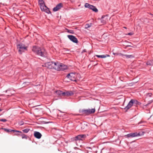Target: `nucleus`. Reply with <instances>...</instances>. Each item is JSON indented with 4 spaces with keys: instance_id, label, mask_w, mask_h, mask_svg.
I'll return each instance as SVG.
<instances>
[{
    "instance_id": "nucleus-5",
    "label": "nucleus",
    "mask_w": 153,
    "mask_h": 153,
    "mask_svg": "<svg viewBox=\"0 0 153 153\" xmlns=\"http://www.w3.org/2000/svg\"><path fill=\"white\" fill-rule=\"evenodd\" d=\"M17 48L18 49V51L20 54H21L24 51V50H27V47H25L24 45L22 43L17 45Z\"/></svg>"
},
{
    "instance_id": "nucleus-21",
    "label": "nucleus",
    "mask_w": 153,
    "mask_h": 153,
    "mask_svg": "<svg viewBox=\"0 0 153 153\" xmlns=\"http://www.w3.org/2000/svg\"><path fill=\"white\" fill-rule=\"evenodd\" d=\"M146 98H149L150 97H153V95L151 93H148L146 94Z\"/></svg>"
},
{
    "instance_id": "nucleus-10",
    "label": "nucleus",
    "mask_w": 153,
    "mask_h": 153,
    "mask_svg": "<svg viewBox=\"0 0 153 153\" xmlns=\"http://www.w3.org/2000/svg\"><path fill=\"white\" fill-rule=\"evenodd\" d=\"M63 6V4L62 3H59V4L57 5L56 7L53 8V10L54 12L60 9Z\"/></svg>"
},
{
    "instance_id": "nucleus-20",
    "label": "nucleus",
    "mask_w": 153,
    "mask_h": 153,
    "mask_svg": "<svg viewBox=\"0 0 153 153\" xmlns=\"http://www.w3.org/2000/svg\"><path fill=\"white\" fill-rule=\"evenodd\" d=\"M74 92L72 91H66V96H70L73 95Z\"/></svg>"
},
{
    "instance_id": "nucleus-17",
    "label": "nucleus",
    "mask_w": 153,
    "mask_h": 153,
    "mask_svg": "<svg viewBox=\"0 0 153 153\" xmlns=\"http://www.w3.org/2000/svg\"><path fill=\"white\" fill-rule=\"evenodd\" d=\"M38 3L40 8H42V7L45 6L44 1L43 0H38Z\"/></svg>"
},
{
    "instance_id": "nucleus-16",
    "label": "nucleus",
    "mask_w": 153,
    "mask_h": 153,
    "mask_svg": "<svg viewBox=\"0 0 153 153\" xmlns=\"http://www.w3.org/2000/svg\"><path fill=\"white\" fill-rule=\"evenodd\" d=\"M40 48H39L36 46H34L33 47L32 50L33 51L37 54L38 52L39 51V50Z\"/></svg>"
},
{
    "instance_id": "nucleus-43",
    "label": "nucleus",
    "mask_w": 153,
    "mask_h": 153,
    "mask_svg": "<svg viewBox=\"0 0 153 153\" xmlns=\"http://www.w3.org/2000/svg\"><path fill=\"white\" fill-rule=\"evenodd\" d=\"M90 65H88V67L89 68V67H90Z\"/></svg>"
},
{
    "instance_id": "nucleus-1",
    "label": "nucleus",
    "mask_w": 153,
    "mask_h": 153,
    "mask_svg": "<svg viewBox=\"0 0 153 153\" xmlns=\"http://www.w3.org/2000/svg\"><path fill=\"white\" fill-rule=\"evenodd\" d=\"M141 104V103L140 102L138 101L137 100L131 99L129 101L127 106L124 108V109L126 111H127L133 105H140Z\"/></svg>"
},
{
    "instance_id": "nucleus-51",
    "label": "nucleus",
    "mask_w": 153,
    "mask_h": 153,
    "mask_svg": "<svg viewBox=\"0 0 153 153\" xmlns=\"http://www.w3.org/2000/svg\"><path fill=\"white\" fill-rule=\"evenodd\" d=\"M1 100V98H0V101Z\"/></svg>"
},
{
    "instance_id": "nucleus-19",
    "label": "nucleus",
    "mask_w": 153,
    "mask_h": 153,
    "mask_svg": "<svg viewBox=\"0 0 153 153\" xmlns=\"http://www.w3.org/2000/svg\"><path fill=\"white\" fill-rule=\"evenodd\" d=\"M121 56H125L126 58H132L134 57V56L133 55H124L122 53H120L119 54Z\"/></svg>"
},
{
    "instance_id": "nucleus-11",
    "label": "nucleus",
    "mask_w": 153,
    "mask_h": 153,
    "mask_svg": "<svg viewBox=\"0 0 153 153\" xmlns=\"http://www.w3.org/2000/svg\"><path fill=\"white\" fill-rule=\"evenodd\" d=\"M86 136L85 134H80L76 136L75 138V140H82L83 139L85 138Z\"/></svg>"
},
{
    "instance_id": "nucleus-27",
    "label": "nucleus",
    "mask_w": 153,
    "mask_h": 153,
    "mask_svg": "<svg viewBox=\"0 0 153 153\" xmlns=\"http://www.w3.org/2000/svg\"><path fill=\"white\" fill-rule=\"evenodd\" d=\"M29 130H30V129L26 128V129L23 130H22V131L24 133H27L29 131Z\"/></svg>"
},
{
    "instance_id": "nucleus-9",
    "label": "nucleus",
    "mask_w": 153,
    "mask_h": 153,
    "mask_svg": "<svg viewBox=\"0 0 153 153\" xmlns=\"http://www.w3.org/2000/svg\"><path fill=\"white\" fill-rule=\"evenodd\" d=\"M37 55L41 56L42 57H45L46 53L44 50L40 48L39 50V51L36 54Z\"/></svg>"
},
{
    "instance_id": "nucleus-14",
    "label": "nucleus",
    "mask_w": 153,
    "mask_h": 153,
    "mask_svg": "<svg viewBox=\"0 0 153 153\" xmlns=\"http://www.w3.org/2000/svg\"><path fill=\"white\" fill-rule=\"evenodd\" d=\"M34 135V137L37 139L40 138L42 136L41 134L37 131H35Z\"/></svg>"
},
{
    "instance_id": "nucleus-6",
    "label": "nucleus",
    "mask_w": 153,
    "mask_h": 153,
    "mask_svg": "<svg viewBox=\"0 0 153 153\" xmlns=\"http://www.w3.org/2000/svg\"><path fill=\"white\" fill-rule=\"evenodd\" d=\"M84 6L85 7L88 8L95 12H97L98 11V10L95 6L90 5L88 3H85Z\"/></svg>"
},
{
    "instance_id": "nucleus-39",
    "label": "nucleus",
    "mask_w": 153,
    "mask_h": 153,
    "mask_svg": "<svg viewBox=\"0 0 153 153\" xmlns=\"http://www.w3.org/2000/svg\"><path fill=\"white\" fill-rule=\"evenodd\" d=\"M83 124L82 122H81L79 121L78 122V124Z\"/></svg>"
},
{
    "instance_id": "nucleus-32",
    "label": "nucleus",
    "mask_w": 153,
    "mask_h": 153,
    "mask_svg": "<svg viewBox=\"0 0 153 153\" xmlns=\"http://www.w3.org/2000/svg\"><path fill=\"white\" fill-rule=\"evenodd\" d=\"M146 123V121H144L143 120H141L140 122H139L138 123V124H141V123Z\"/></svg>"
},
{
    "instance_id": "nucleus-24",
    "label": "nucleus",
    "mask_w": 153,
    "mask_h": 153,
    "mask_svg": "<svg viewBox=\"0 0 153 153\" xmlns=\"http://www.w3.org/2000/svg\"><path fill=\"white\" fill-rule=\"evenodd\" d=\"M62 91L60 90L57 91H56V93L58 95H62Z\"/></svg>"
},
{
    "instance_id": "nucleus-42",
    "label": "nucleus",
    "mask_w": 153,
    "mask_h": 153,
    "mask_svg": "<svg viewBox=\"0 0 153 153\" xmlns=\"http://www.w3.org/2000/svg\"><path fill=\"white\" fill-rule=\"evenodd\" d=\"M131 46L130 45H127L126 46V47H131Z\"/></svg>"
},
{
    "instance_id": "nucleus-15",
    "label": "nucleus",
    "mask_w": 153,
    "mask_h": 153,
    "mask_svg": "<svg viewBox=\"0 0 153 153\" xmlns=\"http://www.w3.org/2000/svg\"><path fill=\"white\" fill-rule=\"evenodd\" d=\"M59 66L60 71H64L68 68L67 66L63 64L60 63Z\"/></svg>"
},
{
    "instance_id": "nucleus-26",
    "label": "nucleus",
    "mask_w": 153,
    "mask_h": 153,
    "mask_svg": "<svg viewBox=\"0 0 153 153\" xmlns=\"http://www.w3.org/2000/svg\"><path fill=\"white\" fill-rule=\"evenodd\" d=\"M21 136L22 137V138L25 139H27V136L25 134H22L21 135Z\"/></svg>"
},
{
    "instance_id": "nucleus-23",
    "label": "nucleus",
    "mask_w": 153,
    "mask_h": 153,
    "mask_svg": "<svg viewBox=\"0 0 153 153\" xmlns=\"http://www.w3.org/2000/svg\"><path fill=\"white\" fill-rule=\"evenodd\" d=\"M146 64L147 65L149 66H152L153 65L152 61L151 60L148 61L146 63Z\"/></svg>"
},
{
    "instance_id": "nucleus-29",
    "label": "nucleus",
    "mask_w": 153,
    "mask_h": 153,
    "mask_svg": "<svg viewBox=\"0 0 153 153\" xmlns=\"http://www.w3.org/2000/svg\"><path fill=\"white\" fill-rule=\"evenodd\" d=\"M105 16H102L101 18V22L103 23H106V21L104 20H102V19L105 17Z\"/></svg>"
},
{
    "instance_id": "nucleus-48",
    "label": "nucleus",
    "mask_w": 153,
    "mask_h": 153,
    "mask_svg": "<svg viewBox=\"0 0 153 153\" xmlns=\"http://www.w3.org/2000/svg\"><path fill=\"white\" fill-rule=\"evenodd\" d=\"M124 27V28H126V27Z\"/></svg>"
},
{
    "instance_id": "nucleus-35",
    "label": "nucleus",
    "mask_w": 153,
    "mask_h": 153,
    "mask_svg": "<svg viewBox=\"0 0 153 153\" xmlns=\"http://www.w3.org/2000/svg\"><path fill=\"white\" fill-rule=\"evenodd\" d=\"M7 121V120H6V119H0V121L5 122Z\"/></svg>"
},
{
    "instance_id": "nucleus-28",
    "label": "nucleus",
    "mask_w": 153,
    "mask_h": 153,
    "mask_svg": "<svg viewBox=\"0 0 153 153\" xmlns=\"http://www.w3.org/2000/svg\"><path fill=\"white\" fill-rule=\"evenodd\" d=\"M42 123H41V124H47L50 123H52V122H50V121H42L41 122Z\"/></svg>"
},
{
    "instance_id": "nucleus-33",
    "label": "nucleus",
    "mask_w": 153,
    "mask_h": 153,
    "mask_svg": "<svg viewBox=\"0 0 153 153\" xmlns=\"http://www.w3.org/2000/svg\"><path fill=\"white\" fill-rule=\"evenodd\" d=\"M68 32L72 34H74V31L73 30H69Z\"/></svg>"
},
{
    "instance_id": "nucleus-49",
    "label": "nucleus",
    "mask_w": 153,
    "mask_h": 153,
    "mask_svg": "<svg viewBox=\"0 0 153 153\" xmlns=\"http://www.w3.org/2000/svg\"><path fill=\"white\" fill-rule=\"evenodd\" d=\"M41 110H42V109L41 108H39Z\"/></svg>"
},
{
    "instance_id": "nucleus-7",
    "label": "nucleus",
    "mask_w": 153,
    "mask_h": 153,
    "mask_svg": "<svg viewBox=\"0 0 153 153\" xmlns=\"http://www.w3.org/2000/svg\"><path fill=\"white\" fill-rule=\"evenodd\" d=\"M54 62H50L45 63L44 65H42L50 69H53V65Z\"/></svg>"
},
{
    "instance_id": "nucleus-40",
    "label": "nucleus",
    "mask_w": 153,
    "mask_h": 153,
    "mask_svg": "<svg viewBox=\"0 0 153 153\" xmlns=\"http://www.w3.org/2000/svg\"><path fill=\"white\" fill-rule=\"evenodd\" d=\"M20 124H24V123L22 121L20 122Z\"/></svg>"
},
{
    "instance_id": "nucleus-3",
    "label": "nucleus",
    "mask_w": 153,
    "mask_h": 153,
    "mask_svg": "<svg viewBox=\"0 0 153 153\" xmlns=\"http://www.w3.org/2000/svg\"><path fill=\"white\" fill-rule=\"evenodd\" d=\"M80 76V74L77 73H71L67 75V77L71 80L76 82L77 80H79L77 78L79 77Z\"/></svg>"
},
{
    "instance_id": "nucleus-45",
    "label": "nucleus",
    "mask_w": 153,
    "mask_h": 153,
    "mask_svg": "<svg viewBox=\"0 0 153 153\" xmlns=\"http://www.w3.org/2000/svg\"><path fill=\"white\" fill-rule=\"evenodd\" d=\"M2 110L0 108V111H2Z\"/></svg>"
},
{
    "instance_id": "nucleus-22",
    "label": "nucleus",
    "mask_w": 153,
    "mask_h": 153,
    "mask_svg": "<svg viewBox=\"0 0 153 153\" xmlns=\"http://www.w3.org/2000/svg\"><path fill=\"white\" fill-rule=\"evenodd\" d=\"M5 130L6 131H7V132H10V131H15V132H20V133H22V132L19 131H17V130L15 131V130H8V129H5Z\"/></svg>"
},
{
    "instance_id": "nucleus-47",
    "label": "nucleus",
    "mask_w": 153,
    "mask_h": 153,
    "mask_svg": "<svg viewBox=\"0 0 153 153\" xmlns=\"http://www.w3.org/2000/svg\"><path fill=\"white\" fill-rule=\"evenodd\" d=\"M97 63L96 64L94 65V66H95V65H97Z\"/></svg>"
},
{
    "instance_id": "nucleus-37",
    "label": "nucleus",
    "mask_w": 153,
    "mask_h": 153,
    "mask_svg": "<svg viewBox=\"0 0 153 153\" xmlns=\"http://www.w3.org/2000/svg\"><path fill=\"white\" fill-rule=\"evenodd\" d=\"M133 34V33H129L128 34V35H132Z\"/></svg>"
},
{
    "instance_id": "nucleus-41",
    "label": "nucleus",
    "mask_w": 153,
    "mask_h": 153,
    "mask_svg": "<svg viewBox=\"0 0 153 153\" xmlns=\"http://www.w3.org/2000/svg\"><path fill=\"white\" fill-rule=\"evenodd\" d=\"M63 50H64V51H69V50H68V49H67V48H64V49H63Z\"/></svg>"
},
{
    "instance_id": "nucleus-31",
    "label": "nucleus",
    "mask_w": 153,
    "mask_h": 153,
    "mask_svg": "<svg viewBox=\"0 0 153 153\" xmlns=\"http://www.w3.org/2000/svg\"><path fill=\"white\" fill-rule=\"evenodd\" d=\"M62 95L64 96H66V92H63L62 91Z\"/></svg>"
},
{
    "instance_id": "nucleus-2",
    "label": "nucleus",
    "mask_w": 153,
    "mask_h": 153,
    "mask_svg": "<svg viewBox=\"0 0 153 153\" xmlns=\"http://www.w3.org/2000/svg\"><path fill=\"white\" fill-rule=\"evenodd\" d=\"M95 111V109L94 108L89 109H80L79 111L80 115L83 116L88 115L94 113Z\"/></svg>"
},
{
    "instance_id": "nucleus-36",
    "label": "nucleus",
    "mask_w": 153,
    "mask_h": 153,
    "mask_svg": "<svg viewBox=\"0 0 153 153\" xmlns=\"http://www.w3.org/2000/svg\"><path fill=\"white\" fill-rule=\"evenodd\" d=\"M86 52L87 51H86V50L85 49H84L82 51V53H83L84 52Z\"/></svg>"
},
{
    "instance_id": "nucleus-12",
    "label": "nucleus",
    "mask_w": 153,
    "mask_h": 153,
    "mask_svg": "<svg viewBox=\"0 0 153 153\" xmlns=\"http://www.w3.org/2000/svg\"><path fill=\"white\" fill-rule=\"evenodd\" d=\"M60 63L58 62H54L53 65V69L57 71H60Z\"/></svg>"
},
{
    "instance_id": "nucleus-4",
    "label": "nucleus",
    "mask_w": 153,
    "mask_h": 153,
    "mask_svg": "<svg viewBox=\"0 0 153 153\" xmlns=\"http://www.w3.org/2000/svg\"><path fill=\"white\" fill-rule=\"evenodd\" d=\"M144 133V132H142V133L135 132L134 133H130L125 136L126 137H133L143 135Z\"/></svg>"
},
{
    "instance_id": "nucleus-8",
    "label": "nucleus",
    "mask_w": 153,
    "mask_h": 153,
    "mask_svg": "<svg viewBox=\"0 0 153 153\" xmlns=\"http://www.w3.org/2000/svg\"><path fill=\"white\" fill-rule=\"evenodd\" d=\"M68 38L73 42L77 43L78 41L77 39L73 35H68L67 36Z\"/></svg>"
},
{
    "instance_id": "nucleus-46",
    "label": "nucleus",
    "mask_w": 153,
    "mask_h": 153,
    "mask_svg": "<svg viewBox=\"0 0 153 153\" xmlns=\"http://www.w3.org/2000/svg\"><path fill=\"white\" fill-rule=\"evenodd\" d=\"M9 91L7 90V91H6V92H7V91Z\"/></svg>"
},
{
    "instance_id": "nucleus-30",
    "label": "nucleus",
    "mask_w": 153,
    "mask_h": 153,
    "mask_svg": "<svg viewBox=\"0 0 153 153\" xmlns=\"http://www.w3.org/2000/svg\"><path fill=\"white\" fill-rule=\"evenodd\" d=\"M153 102V99L152 100L150 101H149V102L148 103V104H146V106H147L149 105V104H151V103H152Z\"/></svg>"
},
{
    "instance_id": "nucleus-44",
    "label": "nucleus",
    "mask_w": 153,
    "mask_h": 153,
    "mask_svg": "<svg viewBox=\"0 0 153 153\" xmlns=\"http://www.w3.org/2000/svg\"><path fill=\"white\" fill-rule=\"evenodd\" d=\"M150 14L153 16V14H152L150 13Z\"/></svg>"
},
{
    "instance_id": "nucleus-50",
    "label": "nucleus",
    "mask_w": 153,
    "mask_h": 153,
    "mask_svg": "<svg viewBox=\"0 0 153 153\" xmlns=\"http://www.w3.org/2000/svg\"><path fill=\"white\" fill-rule=\"evenodd\" d=\"M36 109H38V108H36Z\"/></svg>"
},
{
    "instance_id": "nucleus-25",
    "label": "nucleus",
    "mask_w": 153,
    "mask_h": 153,
    "mask_svg": "<svg viewBox=\"0 0 153 153\" xmlns=\"http://www.w3.org/2000/svg\"><path fill=\"white\" fill-rule=\"evenodd\" d=\"M92 24H85V28H88L91 26Z\"/></svg>"
},
{
    "instance_id": "nucleus-13",
    "label": "nucleus",
    "mask_w": 153,
    "mask_h": 153,
    "mask_svg": "<svg viewBox=\"0 0 153 153\" xmlns=\"http://www.w3.org/2000/svg\"><path fill=\"white\" fill-rule=\"evenodd\" d=\"M41 9L42 11H45L46 13L48 14L51 13V12L50 10L48 8L46 5L43 7H42Z\"/></svg>"
},
{
    "instance_id": "nucleus-18",
    "label": "nucleus",
    "mask_w": 153,
    "mask_h": 153,
    "mask_svg": "<svg viewBox=\"0 0 153 153\" xmlns=\"http://www.w3.org/2000/svg\"><path fill=\"white\" fill-rule=\"evenodd\" d=\"M97 57L100 58H105L107 57H109L110 56V55L108 54H106V55H95Z\"/></svg>"
},
{
    "instance_id": "nucleus-38",
    "label": "nucleus",
    "mask_w": 153,
    "mask_h": 153,
    "mask_svg": "<svg viewBox=\"0 0 153 153\" xmlns=\"http://www.w3.org/2000/svg\"><path fill=\"white\" fill-rule=\"evenodd\" d=\"M120 53H113V54L115 55H120V54H119Z\"/></svg>"
},
{
    "instance_id": "nucleus-34",
    "label": "nucleus",
    "mask_w": 153,
    "mask_h": 153,
    "mask_svg": "<svg viewBox=\"0 0 153 153\" xmlns=\"http://www.w3.org/2000/svg\"><path fill=\"white\" fill-rule=\"evenodd\" d=\"M70 122V121H69L68 120H67L65 122H66V123H65V124H69V123H71H71H70L69 122Z\"/></svg>"
}]
</instances>
